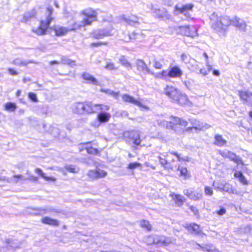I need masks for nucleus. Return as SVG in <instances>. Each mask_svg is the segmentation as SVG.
Returning <instances> with one entry per match:
<instances>
[{
    "instance_id": "obj_11",
    "label": "nucleus",
    "mask_w": 252,
    "mask_h": 252,
    "mask_svg": "<svg viewBox=\"0 0 252 252\" xmlns=\"http://www.w3.org/2000/svg\"><path fill=\"white\" fill-rule=\"evenodd\" d=\"M238 95L243 103L248 104L252 107V93L248 91H238Z\"/></svg>"
},
{
    "instance_id": "obj_63",
    "label": "nucleus",
    "mask_w": 252,
    "mask_h": 252,
    "mask_svg": "<svg viewBox=\"0 0 252 252\" xmlns=\"http://www.w3.org/2000/svg\"><path fill=\"white\" fill-rule=\"evenodd\" d=\"M181 59L184 62H185L186 63H187L188 62H189L188 61V56L185 54H182Z\"/></svg>"
},
{
    "instance_id": "obj_9",
    "label": "nucleus",
    "mask_w": 252,
    "mask_h": 252,
    "mask_svg": "<svg viewBox=\"0 0 252 252\" xmlns=\"http://www.w3.org/2000/svg\"><path fill=\"white\" fill-rule=\"evenodd\" d=\"M150 9L152 10V13L154 16L156 17L159 18H169L170 16L168 12L164 10V9H160L157 7V6H155L153 4H151Z\"/></svg>"
},
{
    "instance_id": "obj_43",
    "label": "nucleus",
    "mask_w": 252,
    "mask_h": 252,
    "mask_svg": "<svg viewBox=\"0 0 252 252\" xmlns=\"http://www.w3.org/2000/svg\"><path fill=\"white\" fill-rule=\"evenodd\" d=\"M224 185V182L220 181H216L213 182V186L215 189H218L222 191V189Z\"/></svg>"
},
{
    "instance_id": "obj_40",
    "label": "nucleus",
    "mask_w": 252,
    "mask_h": 252,
    "mask_svg": "<svg viewBox=\"0 0 252 252\" xmlns=\"http://www.w3.org/2000/svg\"><path fill=\"white\" fill-rule=\"evenodd\" d=\"M198 246L201 248V249L204 251H207L208 252H213L214 251H218L217 250H216L215 248L212 245H204L203 246H201L200 245H198Z\"/></svg>"
},
{
    "instance_id": "obj_62",
    "label": "nucleus",
    "mask_w": 252,
    "mask_h": 252,
    "mask_svg": "<svg viewBox=\"0 0 252 252\" xmlns=\"http://www.w3.org/2000/svg\"><path fill=\"white\" fill-rule=\"evenodd\" d=\"M7 71L8 73L11 75H17L18 74L16 70L11 68H8L7 69Z\"/></svg>"
},
{
    "instance_id": "obj_5",
    "label": "nucleus",
    "mask_w": 252,
    "mask_h": 252,
    "mask_svg": "<svg viewBox=\"0 0 252 252\" xmlns=\"http://www.w3.org/2000/svg\"><path fill=\"white\" fill-rule=\"evenodd\" d=\"M157 123L160 126L165 127L167 128L174 129L175 130H176L177 125L180 126L182 127H185L188 124V122L186 120L175 117H172L169 122L158 120L157 121Z\"/></svg>"
},
{
    "instance_id": "obj_7",
    "label": "nucleus",
    "mask_w": 252,
    "mask_h": 252,
    "mask_svg": "<svg viewBox=\"0 0 252 252\" xmlns=\"http://www.w3.org/2000/svg\"><path fill=\"white\" fill-rule=\"evenodd\" d=\"M192 127L188 128V130L195 129L196 131H201L209 128L210 126L207 124L198 121L195 119H190L189 120Z\"/></svg>"
},
{
    "instance_id": "obj_59",
    "label": "nucleus",
    "mask_w": 252,
    "mask_h": 252,
    "mask_svg": "<svg viewBox=\"0 0 252 252\" xmlns=\"http://www.w3.org/2000/svg\"><path fill=\"white\" fill-rule=\"evenodd\" d=\"M133 142L136 145H139L141 143V140L139 134H137L135 138H133Z\"/></svg>"
},
{
    "instance_id": "obj_29",
    "label": "nucleus",
    "mask_w": 252,
    "mask_h": 252,
    "mask_svg": "<svg viewBox=\"0 0 252 252\" xmlns=\"http://www.w3.org/2000/svg\"><path fill=\"white\" fill-rule=\"evenodd\" d=\"M227 141L221 135L216 134L215 136L214 144L218 146H223L226 144Z\"/></svg>"
},
{
    "instance_id": "obj_12",
    "label": "nucleus",
    "mask_w": 252,
    "mask_h": 252,
    "mask_svg": "<svg viewBox=\"0 0 252 252\" xmlns=\"http://www.w3.org/2000/svg\"><path fill=\"white\" fill-rule=\"evenodd\" d=\"M91 34L93 38L96 39H102L104 37L111 35V31L104 29L94 31Z\"/></svg>"
},
{
    "instance_id": "obj_61",
    "label": "nucleus",
    "mask_w": 252,
    "mask_h": 252,
    "mask_svg": "<svg viewBox=\"0 0 252 252\" xmlns=\"http://www.w3.org/2000/svg\"><path fill=\"white\" fill-rule=\"evenodd\" d=\"M100 124H101L100 122L97 118L96 120H95V121H94V122H93L91 123V125H92V126H94L95 127H98L100 126Z\"/></svg>"
},
{
    "instance_id": "obj_56",
    "label": "nucleus",
    "mask_w": 252,
    "mask_h": 252,
    "mask_svg": "<svg viewBox=\"0 0 252 252\" xmlns=\"http://www.w3.org/2000/svg\"><path fill=\"white\" fill-rule=\"evenodd\" d=\"M204 191L206 195L211 196L213 193L212 189L208 186H206L204 189Z\"/></svg>"
},
{
    "instance_id": "obj_34",
    "label": "nucleus",
    "mask_w": 252,
    "mask_h": 252,
    "mask_svg": "<svg viewBox=\"0 0 252 252\" xmlns=\"http://www.w3.org/2000/svg\"><path fill=\"white\" fill-rule=\"evenodd\" d=\"M234 176L238 178L239 180V181L244 185H247L248 184V181L246 180L245 176L243 175V174L240 171H236L234 174Z\"/></svg>"
},
{
    "instance_id": "obj_30",
    "label": "nucleus",
    "mask_w": 252,
    "mask_h": 252,
    "mask_svg": "<svg viewBox=\"0 0 252 252\" xmlns=\"http://www.w3.org/2000/svg\"><path fill=\"white\" fill-rule=\"evenodd\" d=\"M4 109L9 112H14L17 108V106L15 103L7 102L4 105Z\"/></svg>"
},
{
    "instance_id": "obj_18",
    "label": "nucleus",
    "mask_w": 252,
    "mask_h": 252,
    "mask_svg": "<svg viewBox=\"0 0 252 252\" xmlns=\"http://www.w3.org/2000/svg\"><path fill=\"white\" fill-rule=\"evenodd\" d=\"M96 104H94L91 102H84V113L90 114L97 112Z\"/></svg>"
},
{
    "instance_id": "obj_8",
    "label": "nucleus",
    "mask_w": 252,
    "mask_h": 252,
    "mask_svg": "<svg viewBox=\"0 0 252 252\" xmlns=\"http://www.w3.org/2000/svg\"><path fill=\"white\" fill-rule=\"evenodd\" d=\"M179 29L181 33L185 35L192 38L197 36V30L194 26H182Z\"/></svg>"
},
{
    "instance_id": "obj_47",
    "label": "nucleus",
    "mask_w": 252,
    "mask_h": 252,
    "mask_svg": "<svg viewBox=\"0 0 252 252\" xmlns=\"http://www.w3.org/2000/svg\"><path fill=\"white\" fill-rule=\"evenodd\" d=\"M159 162L160 164L162 165V166L166 169H171V170H173V168L169 166L168 165V162L165 159H164L160 157H158Z\"/></svg>"
},
{
    "instance_id": "obj_64",
    "label": "nucleus",
    "mask_w": 252,
    "mask_h": 252,
    "mask_svg": "<svg viewBox=\"0 0 252 252\" xmlns=\"http://www.w3.org/2000/svg\"><path fill=\"white\" fill-rule=\"evenodd\" d=\"M189 208L191 210V211L194 213V214L195 215H198V209L195 207H193L192 206H190L189 207Z\"/></svg>"
},
{
    "instance_id": "obj_26",
    "label": "nucleus",
    "mask_w": 252,
    "mask_h": 252,
    "mask_svg": "<svg viewBox=\"0 0 252 252\" xmlns=\"http://www.w3.org/2000/svg\"><path fill=\"white\" fill-rule=\"evenodd\" d=\"M222 190L230 194H239V192L233 188L232 185L226 182H224Z\"/></svg>"
},
{
    "instance_id": "obj_15",
    "label": "nucleus",
    "mask_w": 252,
    "mask_h": 252,
    "mask_svg": "<svg viewBox=\"0 0 252 252\" xmlns=\"http://www.w3.org/2000/svg\"><path fill=\"white\" fill-rule=\"evenodd\" d=\"M33 214L36 215H42L45 214H52L54 213H58L55 209L52 207L45 208H37L34 210Z\"/></svg>"
},
{
    "instance_id": "obj_42",
    "label": "nucleus",
    "mask_w": 252,
    "mask_h": 252,
    "mask_svg": "<svg viewBox=\"0 0 252 252\" xmlns=\"http://www.w3.org/2000/svg\"><path fill=\"white\" fill-rule=\"evenodd\" d=\"M178 170L180 171L181 176H184L186 179L189 178V175L186 168L179 166Z\"/></svg>"
},
{
    "instance_id": "obj_17",
    "label": "nucleus",
    "mask_w": 252,
    "mask_h": 252,
    "mask_svg": "<svg viewBox=\"0 0 252 252\" xmlns=\"http://www.w3.org/2000/svg\"><path fill=\"white\" fill-rule=\"evenodd\" d=\"M182 74V70L178 66L172 67L168 72V76L172 78L180 77Z\"/></svg>"
},
{
    "instance_id": "obj_19",
    "label": "nucleus",
    "mask_w": 252,
    "mask_h": 252,
    "mask_svg": "<svg viewBox=\"0 0 252 252\" xmlns=\"http://www.w3.org/2000/svg\"><path fill=\"white\" fill-rule=\"evenodd\" d=\"M145 60L149 62V64L153 63L156 68L160 69L162 66L161 62L157 61L154 55L146 57Z\"/></svg>"
},
{
    "instance_id": "obj_45",
    "label": "nucleus",
    "mask_w": 252,
    "mask_h": 252,
    "mask_svg": "<svg viewBox=\"0 0 252 252\" xmlns=\"http://www.w3.org/2000/svg\"><path fill=\"white\" fill-rule=\"evenodd\" d=\"M65 169L72 173H76L79 172V168L73 165H66L65 166Z\"/></svg>"
},
{
    "instance_id": "obj_32",
    "label": "nucleus",
    "mask_w": 252,
    "mask_h": 252,
    "mask_svg": "<svg viewBox=\"0 0 252 252\" xmlns=\"http://www.w3.org/2000/svg\"><path fill=\"white\" fill-rule=\"evenodd\" d=\"M36 13V12L35 9H32L31 11H28L23 15L22 21L23 22H26L30 18L33 17L35 15Z\"/></svg>"
},
{
    "instance_id": "obj_38",
    "label": "nucleus",
    "mask_w": 252,
    "mask_h": 252,
    "mask_svg": "<svg viewBox=\"0 0 252 252\" xmlns=\"http://www.w3.org/2000/svg\"><path fill=\"white\" fill-rule=\"evenodd\" d=\"M197 62L193 59H190L188 62L189 67L192 70L195 71L199 68Z\"/></svg>"
},
{
    "instance_id": "obj_4",
    "label": "nucleus",
    "mask_w": 252,
    "mask_h": 252,
    "mask_svg": "<svg viewBox=\"0 0 252 252\" xmlns=\"http://www.w3.org/2000/svg\"><path fill=\"white\" fill-rule=\"evenodd\" d=\"M53 9L49 8L46 10L47 16L46 19H42L40 21V24L38 27H33L32 29V32L37 35H43L46 33L47 29L51 22L53 20L51 17Z\"/></svg>"
},
{
    "instance_id": "obj_44",
    "label": "nucleus",
    "mask_w": 252,
    "mask_h": 252,
    "mask_svg": "<svg viewBox=\"0 0 252 252\" xmlns=\"http://www.w3.org/2000/svg\"><path fill=\"white\" fill-rule=\"evenodd\" d=\"M207 68H202L199 70V72L203 75H207L212 70V66L209 64H206Z\"/></svg>"
},
{
    "instance_id": "obj_41",
    "label": "nucleus",
    "mask_w": 252,
    "mask_h": 252,
    "mask_svg": "<svg viewBox=\"0 0 252 252\" xmlns=\"http://www.w3.org/2000/svg\"><path fill=\"white\" fill-rule=\"evenodd\" d=\"M120 63L126 68H130L131 64L124 56H122L119 59Z\"/></svg>"
},
{
    "instance_id": "obj_22",
    "label": "nucleus",
    "mask_w": 252,
    "mask_h": 252,
    "mask_svg": "<svg viewBox=\"0 0 252 252\" xmlns=\"http://www.w3.org/2000/svg\"><path fill=\"white\" fill-rule=\"evenodd\" d=\"M41 221L44 224L55 226H58L60 224L59 220L48 217H43L41 219Z\"/></svg>"
},
{
    "instance_id": "obj_27",
    "label": "nucleus",
    "mask_w": 252,
    "mask_h": 252,
    "mask_svg": "<svg viewBox=\"0 0 252 252\" xmlns=\"http://www.w3.org/2000/svg\"><path fill=\"white\" fill-rule=\"evenodd\" d=\"M111 118V115L105 112H100L97 116V118L100 123H106Z\"/></svg>"
},
{
    "instance_id": "obj_25",
    "label": "nucleus",
    "mask_w": 252,
    "mask_h": 252,
    "mask_svg": "<svg viewBox=\"0 0 252 252\" xmlns=\"http://www.w3.org/2000/svg\"><path fill=\"white\" fill-rule=\"evenodd\" d=\"M82 146H85L86 150L89 154H96L98 153V150L94 144H91L90 142L86 143L83 144Z\"/></svg>"
},
{
    "instance_id": "obj_36",
    "label": "nucleus",
    "mask_w": 252,
    "mask_h": 252,
    "mask_svg": "<svg viewBox=\"0 0 252 252\" xmlns=\"http://www.w3.org/2000/svg\"><path fill=\"white\" fill-rule=\"evenodd\" d=\"M100 91L101 92L105 93L107 94L112 96L115 98H117L119 96V92H114L112 90H109V89H101L100 90Z\"/></svg>"
},
{
    "instance_id": "obj_55",
    "label": "nucleus",
    "mask_w": 252,
    "mask_h": 252,
    "mask_svg": "<svg viewBox=\"0 0 252 252\" xmlns=\"http://www.w3.org/2000/svg\"><path fill=\"white\" fill-rule=\"evenodd\" d=\"M171 154L176 156L178 158V160L179 161H181V160L189 161V158L187 157H185L184 158H181L179 154H178L177 153L174 152H171Z\"/></svg>"
},
{
    "instance_id": "obj_2",
    "label": "nucleus",
    "mask_w": 252,
    "mask_h": 252,
    "mask_svg": "<svg viewBox=\"0 0 252 252\" xmlns=\"http://www.w3.org/2000/svg\"><path fill=\"white\" fill-rule=\"evenodd\" d=\"M211 27L218 34L225 35L228 27L231 25V19L227 16H218L215 13L210 17Z\"/></svg>"
},
{
    "instance_id": "obj_53",
    "label": "nucleus",
    "mask_w": 252,
    "mask_h": 252,
    "mask_svg": "<svg viewBox=\"0 0 252 252\" xmlns=\"http://www.w3.org/2000/svg\"><path fill=\"white\" fill-rule=\"evenodd\" d=\"M143 227L145 228L148 231H151L152 228V226L148 221L143 220Z\"/></svg>"
},
{
    "instance_id": "obj_58",
    "label": "nucleus",
    "mask_w": 252,
    "mask_h": 252,
    "mask_svg": "<svg viewBox=\"0 0 252 252\" xmlns=\"http://www.w3.org/2000/svg\"><path fill=\"white\" fill-rule=\"evenodd\" d=\"M105 67L108 70H113L116 69L114 64L113 63H107Z\"/></svg>"
},
{
    "instance_id": "obj_33",
    "label": "nucleus",
    "mask_w": 252,
    "mask_h": 252,
    "mask_svg": "<svg viewBox=\"0 0 252 252\" xmlns=\"http://www.w3.org/2000/svg\"><path fill=\"white\" fill-rule=\"evenodd\" d=\"M188 229L192 233H195L196 234H200L201 233V230H200L199 226L196 224H190L188 227Z\"/></svg>"
},
{
    "instance_id": "obj_6",
    "label": "nucleus",
    "mask_w": 252,
    "mask_h": 252,
    "mask_svg": "<svg viewBox=\"0 0 252 252\" xmlns=\"http://www.w3.org/2000/svg\"><path fill=\"white\" fill-rule=\"evenodd\" d=\"M193 4L191 3L186 4L185 5H176L174 7V14L178 15L183 14L187 18L190 17L189 12L192 11Z\"/></svg>"
},
{
    "instance_id": "obj_10",
    "label": "nucleus",
    "mask_w": 252,
    "mask_h": 252,
    "mask_svg": "<svg viewBox=\"0 0 252 252\" xmlns=\"http://www.w3.org/2000/svg\"><path fill=\"white\" fill-rule=\"evenodd\" d=\"M219 154L223 158H228L231 160L234 161L237 164H243L242 161L239 157L228 150L219 151Z\"/></svg>"
},
{
    "instance_id": "obj_24",
    "label": "nucleus",
    "mask_w": 252,
    "mask_h": 252,
    "mask_svg": "<svg viewBox=\"0 0 252 252\" xmlns=\"http://www.w3.org/2000/svg\"><path fill=\"white\" fill-rule=\"evenodd\" d=\"M82 78L88 83H92L94 85H97L98 82L96 79L89 73L85 72L82 75Z\"/></svg>"
},
{
    "instance_id": "obj_16",
    "label": "nucleus",
    "mask_w": 252,
    "mask_h": 252,
    "mask_svg": "<svg viewBox=\"0 0 252 252\" xmlns=\"http://www.w3.org/2000/svg\"><path fill=\"white\" fill-rule=\"evenodd\" d=\"M72 111L76 114H84V103L75 102L71 106Z\"/></svg>"
},
{
    "instance_id": "obj_60",
    "label": "nucleus",
    "mask_w": 252,
    "mask_h": 252,
    "mask_svg": "<svg viewBox=\"0 0 252 252\" xmlns=\"http://www.w3.org/2000/svg\"><path fill=\"white\" fill-rule=\"evenodd\" d=\"M107 42H98L97 43H93L91 44V46L92 47H97L101 45H106Z\"/></svg>"
},
{
    "instance_id": "obj_1",
    "label": "nucleus",
    "mask_w": 252,
    "mask_h": 252,
    "mask_svg": "<svg viewBox=\"0 0 252 252\" xmlns=\"http://www.w3.org/2000/svg\"><path fill=\"white\" fill-rule=\"evenodd\" d=\"M97 13L92 8L83 10L80 13L76 14L72 21L70 22L68 28L54 26L52 29L55 32L56 35L61 36L64 35L68 32L80 29L81 27L90 25L93 22L96 20Z\"/></svg>"
},
{
    "instance_id": "obj_50",
    "label": "nucleus",
    "mask_w": 252,
    "mask_h": 252,
    "mask_svg": "<svg viewBox=\"0 0 252 252\" xmlns=\"http://www.w3.org/2000/svg\"><path fill=\"white\" fill-rule=\"evenodd\" d=\"M145 242L147 244L149 245H151L153 244H156L155 236H149L146 238Z\"/></svg>"
},
{
    "instance_id": "obj_13",
    "label": "nucleus",
    "mask_w": 252,
    "mask_h": 252,
    "mask_svg": "<svg viewBox=\"0 0 252 252\" xmlns=\"http://www.w3.org/2000/svg\"><path fill=\"white\" fill-rule=\"evenodd\" d=\"M184 193L190 199L194 200L200 199L202 196L201 190H192L189 189H186L184 190Z\"/></svg>"
},
{
    "instance_id": "obj_14",
    "label": "nucleus",
    "mask_w": 252,
    "mask_h": 252,
    "mask_svg": "<svg viewBox=\"0 0 252 252\" xmlns=\"http://www.w3.org/2000/svg\"><path fill=\"white\" fill-rule=\"evenodd\" d=\"M231 24L240 31L245 32L246 29L247 25L246 22L243 19L237 17H235L231 19Z\"/></svg>"
},
{
    "instance_id": "obj_35",
    "label": "nucleus",
    "mask_w": 252,
    "mask_h": 252,
    "mask_svg": "<svg viewBox=\"0 0 252 252\" xmlns=\"http://www.w3.org/2000/svg\"><path fill=\"white\" fill-rule=\"evenodd\" d=\"M123 19L127 24L133 25L138 22V19L134 16H131L128 17H123Z\"/></svg>"
},
{
    "instance_id": "obj_49",
    "label": "nucleus",
    "mask_w": 252,
    "mask_h": 252,
    "mask_svg": "<svg viewBox=\"0 0 252 252\" xmlns=\"http://www.w3.org/2000/svg\"><path fill=\"white\" fill-rule=\"evenodd\" d=\"M87 175L91 179H92V180L97 179V176L96 169L94 170L89 171L87 174Z\"/></svg>"
},
{
    "instance_id": "obj_31",
    "label": "nucleus",
    "mask_w": 252,
    "mask_h": 252,
    "mask_svg": "<svg viewBox=\"0 0 252 252\" xmlns=\"http://www.w3.org/2000/svg\"><path fill=\"white\" fill-rule=\"evenodd\" d=\"M35 172L38 174L42 178L47 181L55 182L56 179L54 177H50L45 176V173L42 171V170L39 168H37L35 170Z\"/></svg>"
},
{
    "instance_id": "obj_28",
    "label": "nucleus",
    "mask_w": 252,
    "mask_h": 252,
    "mask_svg": "<svg viewBox=\"0 0 252 252\" xmlns=\"http://www.w3.org/2000/svg\"><path fill=\"white\" fill-rule=\"evenodd\" d=\"M170 196L173 200H175V203L178 206H181L185 202V199L184 197L179 194L171 193Z\"/></svg>"
},
{
    "instance_id": "obj_52",
    "label": "nucleus",
    "mask_w": 252,
    "mask_h": 252,
    "mask_svg": "<svg viewBox=\"0 0 252 252\" xmlns=\"http://www.w3.org/2000/svg\"><path fill=\"white\" fill-rule=\"evenodd\" d=\"M155 76L157 78L166 79L168 76V72L165 70H163L161 73L156 74Z\"/></svg>"
},
{
    "instance_id": "obj_37",
    "label": "nucleus",
    "mask_w": 252,
    "mask_h": 252,
    "mask_svg": "<svg viewBox=\"0 0 252 252\" xmlns=\"http://www.w3.org/2000/svg\"><path fill=\"white\" fill-rule=\"evenodd\" d=\"M25 180H26V178L23 177L22 175H14L12 177H11L10 179L9 182H12V183H17L20 181H25Z\"/></svg>"
},
{
    "instance_id": "obj_57",
    "label": "nucleus",
    "mask_w": 252,
    "mask_h": 252,
    "mask_svg": "<svg viewBox=\"0 0 252 252\" xmlns=\"http://www.w3.org/2000/svg\"><path fill=\"white\" fill-rule=\"evenodd\" d=\"M140 163H137V162H133V163H130L128 164V168L129 169H134V168H136L140 167Z\"/></svg>"
},
{
    "instance_id": "obj_23",
    "label": "nucleus",
    "mask_w": 252,
    "mask_h": 252,
    "mask_svg": "<svg viewBox=\"0 0 252 252\" xmlns=\"http://www.w3.org/2000/svg\"><path fill=\"white\" fill-rule=\"evenodd\" d=\"M31 63L35 64L38 63L37 62H35L34 61H26L19 58L14 60L12 62V64L19 66H26Z\"/></svg>"
},
{
    "instance_id": "obj_48",
    "label": "nucleus",
    "mask_w": 252,
    "mask_h": 252,
    "mask_svg": "<svg viewBox=\"0 0 252 252\" xmlns=\"http://www.w3.org/2000/svg\"><path fill=\"white\" fill-rule=\"evenodd\" d=\"M97 179L104 178L107 175V173L106 171L101 170L99 168H96Z\"/></svg>"
},
{
    "instance_id": "obj_20",
    "label": "nucleus",
    "mask_w": 252,
    "mask_h": 252,
    "mask_svg": "<svg viewBox=\"0 0 252 252\" xmlns=\"http://www.w3.org/2000/svg\"><path fill=\"white\" fill-rule=\"evenodd\" d=\"M156 244L159 245H167L171 243V240L169 238L163 236H155Z\"/></svg>"
},
{
    "instance_id": "obj_54",
    "label": "nucleus",
    "mask_w": 252,
    "mask_h": 252,
    "mask_svg": "<svg viewBox=\"0 0 252 252\" xmlns=\"http://www.w3.org/2000/svg\"><path fill=\"white\" fill-rule=\"evenodd\" d=\"M29 98L32 101L37 102L38 101L36 94L33 93H29L28 94Z\"/></svg>"
},
{
    "instance_id": "obj_39",
    "label": "nucleus",
    "mask_w": 252,
    "mask_h": 252,
    "mask_svg": "<svg viewBox=\"0 0 252 252\" xmlns=\"http://www.w3.org/2000/svg\"><path fill=\"white\" fill-rule=\"evenodd\" d=\"M197 62L193 59H190L188 62L189 67L192 70L195 71L199 68Z\"/></svg>"
},
{
    "instance_id": "obj_51",
    "label": "nucleus",
    "mask_w": 252,
    "mask_h": 252,
    "mask_svg": "<svg viewBox=\"0 0 252 252\" xmlns=\"http://www.w3.org/2000/svg\"><path fill=\"white\" fill-rule=\"evenodd\" d=\"M97 112L98 111H101V112H104L105 111L108 110L109 107L105 105L96 104Z\"/></svg>"
},
{
    "instance_id": "obj_21",
    "label": "nucleus",
    "mask_w": 252,
    "mask_h": 252,
    "mask_svg": "<svg viewBox=\"0 0 252 252\" xmlns=\"http://www.w3.org/2000/svg\"><path fill=\"white\" fill-rule=\"evenodd\" d=\"M122 97L124 101L131 103L134 105L141 107V102L131 96L125 94L123 95Z\"/></svg>"
},
{
    "instance_id": "obj_3",
    "label": "nucleus",
    "mask_w": 252,
    "mask_h": 252,
    "mask_svg": "<svg viewBox=\"0 0 252 252\" xmlns=\"http://www.w3.org/2000/svg\"><path fill=\"white\" fill-rule=\"evenodd\" d=\"M164 93L169 98L181 105H191L187 96L182 94L177 89L172 86H167L164 89Z\"/></svg>"
},
{
    "instance_id": "obj_46",
    "label": "nucleus",
    "mask_w": 252,
    "mask_h": 252,
    "mask_svg": "<svg viewBox=\"0 0 252 252\" xmlns=\"http://www.w3.org/2000/svg\"><path fill=\"white\" fill-rule=\"evenodd\" d=\"M61 63H63V64H66L70 66H73L75 65V62L73 61H71L69 59L63 57L61 59Z\"/></svg>"
}]
</instances>
